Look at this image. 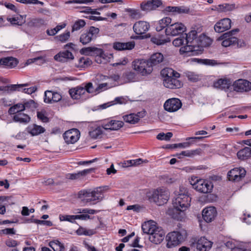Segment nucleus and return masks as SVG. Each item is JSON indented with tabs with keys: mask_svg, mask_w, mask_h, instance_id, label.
Here are the masks:
<instances>
[{
	"mask_svg": "<svg viewBox=\"0 0 251 251\" xmlns=\"http://www.w3.org/2000/svg\"><path fill=\"white\" fill-rule=\"evenodd\" d=\"M185 37L186 44H194L197 40V33L195 30H192L188 34H183Z\"/></svg>",
	"mask_w": 251,
	"mask_h": 251,
	"instance_id": "nucleus-35",
	"label": "nucleus"
},
{
	"mask_svg": "<svg viewBox=\"0 0 251 251\" xmlns=\"http://www.w3.org/2000/svg\"><path fill=\"white\" fill-rule=\"evenodd\" d=\"M217 215L216 208L213 206L205 208L202 211V218L207 223L212 222Z\"/></svg>",
	"mask_w": 251,
	"mask_h": 251,
	"instance_id": "nucleus-19",
	"label": "nucleus"
},
{
	"mask_svg": "<svg viewBox=\"0 0 251 251\" xmlns=\"http://www.w3.org/2000/svg\"><path fill=\"white\" fill-rule=\"evenodd\" d=\"M101 188H97L94 190L85 189L80 191L77 194V198L82 205L87 204H95L101 201L103 195Z\"/></svg>",
	"mask_w": 251,
	"mask_h": 251,
	"instance_id": "nucleus-3",
	"label": "nucleus"
},
{
	"mask_svg": "<svg viewBox=\"0 0 251 251\" xmlns=\"http://www.w3.org/2000/svg\"><path fill=\"white\" fill-rule=\"evenodd\" d=\"M86 24L83 20H78L76 21L72 27V31H77L83 27Z\"/></svg>",
	"mask_w": 251,
	"mask_h": 251,
	"instance_id": "nucleus-50",
	"label": "nucleus"
},
{
	"mask_svg": "<svg viewBox=\"0 0 251 251\" xmlns=\"http://www.w3.org/2000/svg\"><path fill=\"white\" fill-rule=\"evenodd\" d=\"M70 36V33L69 31H66V32L60 34L58 36H57L55 37V38L61 42H66Z\"/></svg>",
	"mask_w": 251,
	"mask_h": 251,
	"instance_id": "nucleus-56",
	"label": "nucleus"
},
{
	"mask_svg": "<svg viewBox=\"0 0 251 251\" xmlns=\"http://www.w3.org/2000/svg\"><path fill=\"white\" fill-rule=\"evenodd\" d=\"M53 91L47 90L45 92L44 101L47 103H52Z\"/></svg>",
	"mask_w": 251,
	"mask_h": 251,
	"instance_id": "nucleus-55",
	"label": "nucleus"
},
{
	"mask_svg": "<svg viewBox=\"0 0 251 251\" xmlns=\"http://www.w3.org/2000/svg\"><path fill=\"white\" fill-rule=\"evenodd\" d=\"M202 63L206 65L214 66L222 64V63L219 62L217 60L214 59H205L202 60Z\"/></svg>",
	"mask_w": 251,
	"mask_h": 251,
	"instance_id": "nucleus-57",
	"label": "nucleus"
},
{
	"mask_svg": "<svg viewBox=\"0 0 251 251\" xmlns=\"http://www.w3.org/2000/svg\"><path fill=\"white\" fill-rule=\"evenodd\" d=\"M237 155L239 159L245 160L251 157V148L250 147H245L238 151Z\"/></svg>",
	"mask_w": 251,
	"mask_h": 251,
	"instance_id": "nucleus-38",
	"label": "nucleus"
},
{
	"mask_svg": "<svg viewBox=\"0 0 251 251\" xmlns=\"http://www.w3.org/2000/svg\"><path fill=\"white\" fill-rule=\"evenodd\" d=\"M28 86L27 83L21 84H10L5 86H0V92L11 93L14 91H20L23 87Z\"/></svg>",
	"mask_w": 251,
	"mask_h": 251,
	"instance_id": "nucleus-26",
	"label": "nucleus"
},
{
	"mask_svg": "<svg viewBox=\"0 0 251 251\" xmlns=\"http://www.w3.org/2000/svg\"><path fill=\"white\" fill-rule=\"evenodd\" d=\"M191 198L184 192L178 193L173 200V207L169 208L167 214L173 218L181 220L184 215V211L190 206Z\"/></svg>",
	"mask_w": 251,
	"mask_h": 251,
	"instance_id": "nucleus-1",
	"label": "nucleus"
},
{
	"mask_svg": "<svg viewBox=\"0 0 251 251\" xmlns=\"http://www.w3.org/2000/svg\"><path fill=\"white\" fill-rule=\"evenodd\" d=\"M97 56L104 58L105 54L103 50L101 49L94 47L92 56Z\"/></svg>",
	"mask_w": 251,
	"mask_h": 251,
	"instance_id": "nucleus-60",
	"label": "nucleus"
},
{
	"mask_svg": "<svg viewBox=\"0 0 251 251\" xmlns=\"http://www.w3.org/2000/svg\"><path fill=\"white\" fill-rule=\"evenodd\" d=\"M113 86L110 85L109 82H105L100 84L98 87L96 88L97 92L99 93L100 92L106 90L108 88H110Z\"/></svg>",
	"mask_w": 251,
	"mask_h": 251,
	"instance_id": "nucleus-58",
	"label": "nucleus"
},
{
	"mask_svg": "<svg viewBox=\"0 0 251 251\" xmlns=\"http://www.w3.org/2000/svg\"><path fill=\"white\" fill-rule=\"evenodd\" d=\"M146 115V111H142L137 113H130L123 116V120L126 123L130 124H136L140 120L144 118Z\"/></svg>",
	"mask_w": 251,
	"mask_h": 251,
	"instance_id": "nucleus-14",
	"label": "nucleus"
},
{
	"mask_svg": "<svg viewBox=\"0 0 251 251\" xmlns=\"http://www.w3.org/2000/svg\"><path fill=\"white\" fill-rule=\"evenodd\" d=\"M231 27V20L228 18H224L217 22L214 26L217 32H223Z\"/></svg>",
	"mask_w": 251,
	"mask_h": 251,
	"instance_id": "nucleus-20",
	"label": "nucleus"
},
{
	"mask_svg": "<svg viewBox=\"0 0 251 251\" xmlns=\"http://www.w3.org/2000/svg\"><path fill=\"white\" fill-rule=\"evenodd\" d=\"M212 242L204 237H201L197 243V249L200 251H208L212 247Z\"/></svg>",
	"mask_w": 251,
	"mask_h": 251,
	"instance_id": "nucleus-23",
	"label": "nucleus"
},
{
	"mask_svg": "<svg viewBox=\"0 0 251 251\" xmlns=\"http://www.w3.org/2000/svg\"><path fill=\"white\" fill-rule=\"evenodd\" d=\"M178 77H165L163 79V84L166 88L170 89L179 88L182 85V83L177 79Z\"/></svg>",
	"mask_w": 251,
	"mask_h": 251,
	"instance_id": "nucleus-22",
	"label": "nucleus"
},
{
	"mask_svg": "<svg viewBox=\"0 0 251 251\" xmlns=\"http://www.w3.org/2000/svg\"><path fill=\"white\" fill-rule=\"evenodd\" d=\"M163 60L164 57L163 54L160 52H156L151 55L148 61L152 68L153 66L161 63Z\"/></svg>",
	"mask_w": 251,
	"mask_h": 251,
	"instance_id": "nucleus-29",
	"label": "nucleus"
},
{
	"mask_svg": "<svg viewBox=\"0 0 251 251\" xmlns=\"http://www.w3.org/2000/svg\"><path fill=\"white\" fill-rule=\"evenodd\" d=\"M135 42L130 41L126 43L120 42H114L113 44V48L117 50H131L135 47Z\"/></svg>",
	"mask_w": 251,
	"mask_h": 251,
	"instance_id": "nucleus-24",
	"label": "nucleus"
},
{
	"mask_svg": "<svg viewBox=\"0 0 251 251\" xmlns=\"http://www.w3.org/2000/svg\"><path fill=\"white\" fill-rule=\"evenodd\" d=\"M94 47H87L82 48L80 50V53L86 55H92Z\"/></svg>",
	"mask_w": 251,
	"mask_h": 251,
	"instance_id": "nucleus-64",
	"label": "nucleus"
},
{
	"mask_svg": "<svg viewBox=\"0 0 251 251\" xmlns=\"http://www.w3.org/2000/svg\"><path fill=\"white\" fill-rule=\"evenodd\" d=\"M144 233L150 235V241L156 245L160 244L164 239L165 232L161 227L157 226L152 221L145 222L142 226Z\"/></svg>",
	"mask_w": 251,
	"mask_h": 251,
	"instance_id": "nucleus-2",
	"label": "nucleus"
},
{
	"mask_svg": "<svg viewBox=\"0 0 251 251\" xmlns=\"http://www.w3.org/2000/svg\"><path fill=\"white\" fill-rule=\"evenodd\" d=\"M136 75L134 73L128 72L123 74V77H124V82L127 83L131 81H134Z\"/></svg>",
	"mask_w": 251,
	"mask_h": 251,
	"instance_id": "nucleus-44",
	"label": "nucleus"
},
{
	"mask_svg": "<svg viewBox=\"0 0 251 251\" xmlns=\"http://www.w3.org/2000/svg\"><path fill=\"white\" fill-rule=\"evenodd\" d=\"M189 181L193 188L200 193L208 194L212 191L213 184L209 180L199 179L198 177L192 176Z\"/></svg>",
	"mask_w": 251,
	"mask_h": 251,
	"instance_id": "nucleus-4",
	"label": "nucleus"
},
{
	"mask_svg": "<svg viewBox=\"0 0 251 251\" xmlns=\"http://www.w3.org/2000/svg\"><path fill=\"white\" fill-rule=\"evenodd\" d=\"M44 24V20L41 18H29L27 22V25L30 27L40 26Z\"/></svg>",
	"mask_w": 251,
	"mask_h": 251,
	"instance_id": "nucleus-40",
	"label": "nucleus"
},
{
	"mask_svg": "<svg viewBox=\"0 0 251 251\" xmlns=\"http://www.w3.org/2000/svg\"><path fill=\"white\" fill-rule=\"evenodd\" d=\"M186 46L182 47L179 52L181 54L187 56H193L198 53L199 47L195 44H185Z\"/></svg>",
	"mask_w": 251,
	"mask_h": 251,
	"instance_id": "nucleus-16",
	"label": "nucleus"
},
{
	"mask_svg": "<svg viewBox=\"0 0 251 251\" xmlns=\"http://www.w3.org/2000/svg\"><path fill=\"white\" fill-rule=\"evenodd\" d=\"M26 15H19L17 17L8 18L7 20L11 25H22L26 22Z\"/></svg>",
	"mask_w": 251,
	"mask_h": 251,
	"instance_id": "nucleus-36",
	"label": "nucleus"
},
{
	"mask_svg": "<svg viewBox=\"0 0 251 251\" xmlns=\"http://www.w3.org/2000/svg\"><path fill=\"white\" fill-rule=\"evenodd\" d=\"M165 10L175 14L188 13L189 9L184 6H167Z\"/></svg>",
	"mask_w": 251,
	"mask_h": 251,
	"instance_id": "nucleus-34",
	"label": "nucleus"
},
{
	"mask_svg": "<svg viewBox=\"0 0 251 251\" xmlns=\"http://www.w3.org/2000/svg\"><path fill=\"white\" fill-rule=\"evenodd\" d=\"M17 64V60L12 57H5L0 59V66L3 65L9 68H13Z\"/></svg>",
	"mask_w": 251,
	"mask_h": 251,
	"instance_id": "nucleus-33",
	"label": "nucleus"
},
{
	"mask_svg": "<svg viewBox=\"0 0 251 251\" xmlns=\"http://www.w3.org/2000/svg\"><path fill=\"white\" fill-rule=\"evenodd\" d=\"M23 104L25 107L24 110L28 109L33 111L37 107L36 103L31 100L24 102Z\"/></svg>",
	"mask_w": 251,
	"mask_h": 251,
	"instance_id": "nucleus-46",
	"label": "nucleus"
},
{
	"mask_svg": "<svg viewBox=\"0 0 251 251\" xmlns=\"http://www.w3.org/2000/svg\"><path fill=\"white\" fill-rule=\"evenodd\" d=\"M184 239L183 235L178 231L170 232L166 236V246L168 248H172L179 245Z\"/></svg>",
	"mask_w": 251,
	"mask_h": 251,
	"instance_id": "nucleus-7",
	"label": "nucleus"
},
{
	"mask_svg": "<svg viewBox=\"0 0 251 251\" xmlns=\"http://www.w3.org/2000/svg\"><path fill=\"white\" fill-rule=\"evenodd\" d=\"M76 233L78 235H87L90 236L94 233V231L92 229H87L85 228L80 227L77 230Z\"/></svg>",
	"mask_w": 251,
	"mask_h": 251,
	"instance_id": "nucleus-47",
	"label": "nucleus"
},
{
	"mask_svg": "<svg viewBox=\"0 0 251 251\" xmlns=\"http://www.w3.org/2000/svg\"><path fill=\"white\" fill-rule=\"evenodd\" d=\"M186 76L188 80L193 82H196L201 79V76L194 72H188L186 73Z\"/></svg>",
	"mask_w": 251,
	"mask_h": 251,
	"instance_id": "nucleus-49",
	"label": "nucleus"
},
{
	"mask_svg": "<svg viewBox=\"0 0 251 251\" xmlns=\"http://www.w3.org/2000/svg\"><path fill=\"white\" fill-rule=\"evenodd\" d=\"M234 7V6L233 5L226 3L215 6L214 8H212V10H217L219 12H226L232 10Z\"/></svg>",
	"mask_w": 251,
	"mask_h": 251,
	"instance_id": "nucleus-41",
	"label": "nucleus"
},
{
	"mask_svg": "<svg viewBox=\"0 0 251 251\" xmlns=\"http://www.w3.org/2000/svg\"><path fill=\"white\" fill-rule=\"evenodd\" d=\"M200 152V149H196L195 150H187L182 151L179 154L177 155V156L179 158H181V155L189 157H193L196 155L199 154Z\"/></svg>",
	"mask_w": 251,
	"mask_h": 251,
	"instance_id": "nucleus-43",
	"label": "nucleus"
},
{
	"mask_svg": "<svg viewBox=\"0 0 251 251\" xmlns=\"http://www.w3.org/2000/svg\"><path fill=\"white\" fill-rule=\"evenodd\" d=\"M93 171V169H88L79 171L76 173L68 174L66 175V177L67 179L71 180L78 179L80 178L81 177L85 176L87 174L91 173Z\"/></svg>",
	"mask_w": 251,
	"mask_h": 251,
	"instance_id": "nucleus-27",
	"label": "nucleus"
},
{
	"mask_svg": "<svg viewBox=\"0 0 251 251\" xmlns=\"http://www.w3.org/2000/svg\"><path fill=\"white\" fill-rule=\"evenodd\" d=\"M161 0H150L141 4V8L143 11H150L156 10L162 5Z\"/></svg>",
	"mask_w": 251,
	"mask_h": 251,
	"instance_id": "nucleus-18",
	"label": "nucleus"
},
{
	"mask_svg": "<svg viewBox=\"0 0 251 251\" xmlns=\"http://www.w3.org/2000/svg\"><path fill=\"white\" fill-rule=\"evenodd\" d=\"M173 44L175 47H178L185 45V37H184L183 34L174 39L173 41Z\"/></svg>",
	"mask_w": 251,
	"mask_h": 251,
	"instance_id": "nucleus-53",
	"label": "nucleus"
},
{
	"mask_svg": "<svg viewBox=\"0 0 251 251\" xmlns=\"http://www.w3.org/2000/svg\"><path fill=\"white\" fill-rule=\"evenodd\" d=\"M172 136L173 133L172 132H167L166 134L161 132L157 135L156 138L159 140L169 141Z\"/></svg>",
	"mask_w": 251,
	"mask_h": 251,
	"instance_id": "nucleus-54",
	"label": "nucleus"
},
{
	"mask_svg": "<svg viewBox=\"0 0 251 251\" xmlns=\"http://www.w3.org/2000/svg\"><path fill=\"white\" fill-rule=\"evenodd\" d=\"M239 31L238 29H235L234 30H232L230 31L227 32L226 33H225L223 35H222L219 38V40H222V39H230L232 38H236L235 36H234V34L235 32H237Z\"/></svg>",
	"mask_w": 251,
	"mask_h": 251,
	"instance_id": "nucleus-51",
	"label": "nucleus"
},
{
	"mask_svg": "<svg viewBox=\"0 0 251 251\" xmlns=\"http://www.w3.org/2000/svg\"><path fill=\"white\" fill-rule=\"evenodd\" d=\"M77 213H85L88 214H94L97 212V211L89 208L78 209Z\"/></svg>",
	"mask_w": 251,
	"mask_h": 251,
	"instance_id": "nucleus-63",
	"label": "nucleus"
},
{
	"mask_svg": "<svg viewBox=\"0 0 251 251\" xmlns=\"http://www.w3.org/2000/svg\"><path fill=\"white\" fill-rule=\"evenodd\" d=\"M54 58L56 61L64 62L68 59H73L74 56L71 52L66 50L58 53L54 56Z\"/></svg>",
	"mask_w": 251,
	"mask_h": 251,
	"instance_id": "nucleus-28",
	"label": "nucleus"
},
{
	"mask_svg": "<svg viewBox=\"0 0 251 251\" xmlns=\"http://www.w3.org/2000/svg\"><path fill=\"white\" fill-rule=\"evenodd\" d=\"M232 81L227 78L218 79L214 83V87L225 91H227L231 86Z\"/></svg>",
	"mask_w": 251,
	"mask_h": 251,
	"instance_id": "nucleus-25",
	"label": "nucleus"
},
{
	"mask_svg": "<svg viewBox=\"0 0 251 251\" xmlns=\"http://www.w3.org/2000/svg\"><path fill=\"white\" fill-rule=\"evenodd\" d=\"M83 87L85 88V93L87 92L90 94L97 92L96 88L94 87L93 84L91 82L86 83Z\"/></svg>",
	"mask_w": 251,
	"mask_h": 251,
	"instance_id": "nucleus-62",
	"label": "nucleus"
},
{
	"mask_svg": "<svg viewBox=\"0 0 251 251\" xmlns=\"http://www.w3.org/2000/svg\"><path fill=\"white\" fill-rule=\"evenodd\" d=\"M27 131L32 136H36L45 131V129L41 126L33 125L28 126Z\"/></svg>",
	"mask_w": 251,
	"mask_h": 251,
	"instance_id": "nucleus-30",
	"label": "nucleus"
},
{
	"mask_svg": "<svg viewBox=\"0 0 251 251\" xmlns=\"http://www.w3.org/2000/svg\"><path fill=\"white\" fill-rule=\"evenodd\" d=\"M186 27L181 23H175L168 26L165 29V33L167 35L176 36L178 34L182 33L186 31Z\"/></svg>",
	"mask_w": 251,
	"mask_h": 251,
	"instance_id": "nucleus-9",
	"label": "nucleus"
},
{
	"mask_svg": "<svg viewBox=\"0 0 251 251\" xmlns=\"http://www.w3.org/2000/svg\"><path fill=\"white\" fill-rule=\"evenodd\" d=\"M80 133L76 128H73L66 131L63 134V138L67 144H74L79 138Z\"/></svg>",
	"mask_w": 251,
	"mask_h": 251,
	"instance_id": "nucleus-13",
	"label": "nucleus"
},
{
	"mask_svg": "<svg viewBox=\"0 0 251 251\" xmlns=\"http://www.w3.org/2000/svg\"><path fill=\"white\" fill-rule=\"evenodd\" d=\"M232 86L234 90L238 92H247L251 90V82L245 79H238L233 83Z\"/></svg>",
	"mask_w": 251,
	"mask_h": 251,
	"instance_id": "nucleus-12",
	"label": "nucleus"
},
{
	"mask_svg": "<svg viewBox=\"0 0 251 251\" xmlns=\"http://www.w3.org/2000/svg\"><path fill=\"white\" fill-rule=\"evenodd\" d=\"M49 245L52 249L53 251H65L64 244L58 240L50 241L49 243Z\"/></svg>",
	"mask_w": 251,
	"mask_h": 251,
	"instance_id": "nucleus-39",
	"label": "nucleus"
},
{
	"mask_svg": "<svg viewBox=\"0 0 251 251\" xmlns=\"http://www.w3.org/2000/svg\"><path fill=\"white\" fill-rule=\"evenodd\" d=\"M126 11L129 13V16L133 19H139L142 17V14L139 10L135 9H127Z\"/></svg>",
	"mask_w": 251,
	"mask_h": 251,
	"instance_id": "nucleus-48",
	"label": "nucleus"
},
{
	"mask_svg": "<svg viewBox=\"0 0 251 251\" xmlns=\"http://www.w3.org/2000/svg\"><path fill=\"white\" fill-rule=\"evenodd\" d=\"M99 29L91 26L89 29L83 32L80 37V42L83 45H86L95 39L99 32Z\"/></svg>",
	"mask_w": 251,
	"mask_h": 251,
	"instance_id": "nucleus-8",
	"label": "nucleus"
},
{
	"mask_svg": "<svg viewBox=\"0 0 251 251\" xmlns=\"http://www.w3.org/2000/svg\"><path fill=\"white\" fill-rule=\"evenodd\" d=\"M246 174L244 168H235L228 172L227 177L230 181H239L245 176Z\"/></svg>",
	"mask_w": 251,
	"mask_h": 251,
	"instance_id": "nucleus-11",
	"label": "nucleus"
},
{
	"mask_svg": "<svg viewBox=\"0 0 251 251\" xmlns=\"http://www.w3.org/2000/svg\"><path fill=\"white\" fill-rule=\"evenodd\" d=\"M151 41L157 45H163L167 42L164 39H162L159 36H154L151 37Z\"/></svg>",
	"mask_w": 251,
	"mask_h": 251,
	"instance_id": "nucleus-61",
	"label": "nucleus"
},
{
	"mask_svg": "<svg viewBox=\"0 0 251 251\" xmlns=\"http://www.w3.org/2000/svg\"><path fill=\"white\" fill-rule=\"evenodd\" d=\"M161 75L164 77H179L180 74L172 68H166L161 72Z\"/></svg>",
	"mask_w": 251,
	"mask_h": 251,
	"instance_id": "nucleus-37",
	"label": "nucleus"
},
{
	"mask_svg": "<svg viewBox=\"0 0 251 251\" xmlns=\"http://www.w3.org/2000/svg\"><path fill=\"white\" fill-rule=\"evenodd\" d=\"M124 123L122 121L111 120L110 121L103 122L101 127L105 129L111 131L118 130L124 126Z\"/></svg>",
	"mask_w": 251,
	"mask_h": 251,
	"instance_id": "nucleus-15",
	"label": "nucleus"
},
{
	"mask_svg": "<svg viewBox=\"0 0 251 251\" xmlns=\"http://www.w3.org/2000/svg\"><path fill=\"white\" fill-rule=\"evenodd\" d=\"M150 27V24L148 22L140 21L134 24L133 29L136 34L142 35L146 33L149 30Z\"/></svg>",
	"mask_w": 251,
	"mask_h": 251,
	"instance_id": "nucleus-17",
	"label": "nucleus"
},
{
	"mask_svg": "<svg viewBox=\"0 0 251 251\" xmlns=\"http://www.w3.org/2000/svg\"><path fill=\"white\" fill-rule=\"evenodd\" d=\"M133 69L141 74L142 75L150 74L152 71V68L149 61L144 59H135L132 62Z\"/></svg>",
	"mask_w": 251,
	"mask_h": 251,
	"instance_id": "nucleus-6",
	"label": "nucleus"
},
{
	"mask_svg": "<svg viewBox=\"0 0 251 251\" xmlns=\"http://www.w3.org/2000/svg\"><path fill=\"white\" fill-rule=\"evenodd\" d=\"M222 42V45L225 47H227L232 45H236L238 42V39L237 38H232L228 39H223Z\"/></svg>",
	"mask_w": 251,
	"mask_h": 251,
	"instance_id": "nucleus-45",
	"label": "nucleus"
},
{
	"mask_svg": "<svg viewBox=\"0 0 251 251\" xmlns=\"http://www.w3.org/2000/svg\"><path fill=\"white\" fill-rule=\"evenodd\" d=\"M102 131L101 127H98L95 129L89 131V135L93 139H97L102 134Z\"/></svg>",
	"mask_w": 251,
	"mask_h": 251,
	"instance_id": "nucleus-52",
	"label": "nucleus"
},
{
	"mask_svg": "<svg viewBox=\"0 0 251 251\" xmlns=\"http://www.w3.org/2000/svg\"><path fill=\"white\" fill-rule=\"evenodd\" d=\"M170 192L165 187H159L153 190L149 194L148 197L151 202H153L158 205L166 203L170 198Z\"/></svg>",
	"mask_w": 251,
	"mask_h": 251,
	"instance_id": "nucleus-5",
	"label": "nucleus"
},
{
	"mask_svg": "<svg viewBox=\"0 0 251 251\" xmlns=\"http://www.w3.org/2000/svg\"><path fill=\"white\" fill-rule=\"evenodd\" d=\"M182 106L179 99L171 98L167 100L164 104V109L169 112H174L179 110Z\"/></svg>",
	"mask_w": 251,
	"mask_h": 251,
	"instance_id": "nucleus-10",
	"label": "nucleus"
},
{
	"mask_svg": "<svg viewBox=\"0 0 251 251\" xmlns=\"http://www.w3.org/2000/svg\"><path fill=\"white\" fill-rule=\"evenodd\" d=\"M24 107L23 103H18L9 109L8 113L10 115H15L19 112H22L24 111Z\"/></svg>",
	"mask_w": 251,
	"mask_h": 251,
	"instance_id": "nucleus-42",
	"label": "nucleus"
},
{
	"mask_svg": "<svg viewBox=\"0 0 251 251\" xmlns=\"http://www.w3.org/2000/svg\"><path fill=\"white\" fill-rule=\"evenodd\" d=\"M37 116L38 118L43 122L47 123L49 122V118L47 116L45 111L42 110L37 112Z\"/></svg>",
	"mask_w": 251,
	"mask_h": 251,
	"instance_id": "nucleus-59",
	"label": "nucleus"
},
{
	"mask_svg": "<svg viewBox=\"0 0 251 251\" xmlns=\"http://www.w3.org/2000/svg\"><path fill=\"white\" fill-rule=\"evenodd\" d=\"M13 119L16 122L23 124H27L30 121V117L26 114L23 112H19L14 115Z\"/></svg>",
	"mask_w": 251,
	"mask_h": 251,
	"instance_id": "nucleus-31",
	"label": "nucleus"
},
{
	"mask_svg": "<svg viewBox=\"0 0 251 251\" xmlns=\"http://www.w3.org/2000/svg\"><path fill=\"white\" fill-rule=\"evenodd\" d=\"M69 92L73 99L79 100L85 97V88L81 86L70 89Z\"/></svg>",
	"mask_w": 251,
	"mask_h": 251,
	"instance_id": "nucleus-21",
	"label": "nucleus"
},
{
	"mask_svg": "<svg viewBox=\"0 0 251 251\" xmlns=\"http://www.w3.org/2000/svg\"><path fill=\"white\" fill-rule=\"evenodd\" d=\"M171 22L172 19L170 17L163 18L157 22L156 25V30L160 31L165 28H167L168 26H170Z\"/></svg>",
	"mask_w": 251,
	"mask_h": 251,
	"instance_id": "nucleus-32",
	"label": "nucleus"
}]
</instances>
